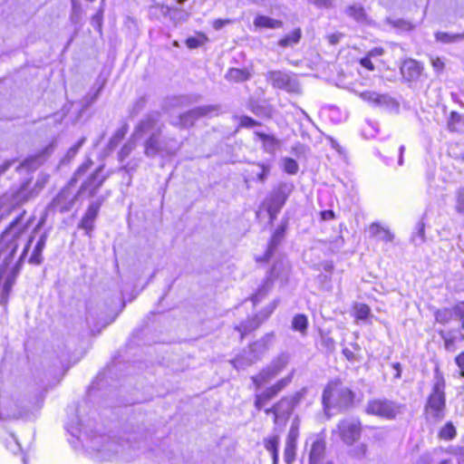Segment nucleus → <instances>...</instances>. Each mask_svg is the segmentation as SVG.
<instances>
[{"label":"nucleus","mask_w":464,"mask_h":464,"mask_svg":"<svg viewBox=\"0 0 464 464\" xmlns=\"http://www.w3.org/2000/svg\"><path fill=\"white\" fill-rule=\"evenodd\" d=\"M337 429L342 440L353 445L361 437L362 423L357 418H347L339 422Z\"/></svg>","instance_id":"obj_13"},{"label":"nucleus","mask_w":464,"mask_h":464,"mask_svg":"<svg viewBox=\"0 0 464 464\" xmlns=\"http://www.w3.org/2000/svg\"><path fill=\"white\" fill-rule=\"evenodd\" d=\"M430 63H431L434 70L437 72H440L443 71L445 64H444V62L440 58H439V57H436V58L431 57L430 58Z\"/></svg>","instance_id":"obj_54"},{"label":"nucleus","mask_w":464,"mask_h":464,"mask_svg":"<svg viewBox=\"0 0 464 464\" xmlns=\"http://www.w3.org/2000/svg\"><path fill=\"white\" fill-rule=\"evenodd\" d=\"M219 109V105H203L195 107L179 114L177 119L170 121V124L180 129H188L192 127L198 120L215 113L217 114Z\"/></svg>","instance_id":"obj_9"},{"label":"nucleus","mask_w":464,"mask_h":464,"mask_svg":"<svg viewBox=\"0 0 464 464\" xmlns=\"http://www.w3.org/2000/svg\"><path fill=\"white\" fill-rule=\"evenodd\" d=\"M145 105H146V99L144 97L139 98L133 105L131 113L134 115H137L144 109Z\"/></svg>","instance_id":"obj_53"},{"label":"nucleus","mask_w":464,"mask_h":464,"mask_svg":"<svg viewBox=\"0 0 464 464\" xmlns=\"http://www.w3.org/2000/svg\"><path fill=\"white\" fill-rule=\"evenodd\" d=\"M378 237L380 239L385 242H391L393 239V235L385 228L382 229V233Z\"/></svg>","instance_id":"obj_62"},{"label":"nucleus","mask_w":464,"mask_h":464,"mask_svg":"<svg viewBox=\"0 0 464 464\" xmlns=\"http://www.w3.org/2000/svg\"><path fill=\"white\" fill-rule=\"evenodd\" d=\"M298 438V431L295 429H290L285 440V442H292L294 444H296V440Z\"/></svg>","instance_id":"obj_60"},{"label":"nucleus","mask_w":464,"mask_h":464,"mask_svg":"<svg viewBox=\"0 0 464 464\" xmlns=\"http://www.w3.org/2000/svg\"><path fill=\"white\" fill-rule=\"evenodd\" d=\"M291 382V377H285L278 381L273 386H271L272 390L277 394L281 392L288 383Z\"/></svg>","instance_id":"obj_52"},{"label":"nucleus","mask_w":464,"mask_h":464,"mask_svg":"<svg viewBox=\"0 0 464 464\" xmlns=\"http://www.w3.org/2000/svg\"><path fill=\"white\" fill-rule=\"evenodd\" d=\"M360 97L376 107L389 111H397L399 108V103L388 94H380L372 91H365L360 93Z\"/></svg>","instance_id":"obj_15"},{"label":"nucleus","mask_w":464,"mask_h":464,"mask_svg":"<svg viewBox=\"0 0 464 464\" xmlns=\"http://www.w3.org/2000/svg\"><path fill=\"white\" fill-rule=\"evenodd\" d=\"M295 400L293 398H283L275 404L276 420L275 424L285 422L295 407Z\"/></svg>","instance_id":"obj_19"},{"label":"nucleus","mask_w":464,"mask_h":464,"mask_svg":"<svg viewBox=\"0 0 464 464\" xmlns=\"http://www.w3.org/2000/svg\"><path fill=\"white\" fill-rule=\"evenodd\" d=\"M433 459L430 453L421 455L414 464H431Z\"/></svg>","instance_id":"obj_58"},{"label":"nucleus","mask_w":464,"mask_h":464,"mask_svg":"<svg viewBox=\"0 0 464 464\" xmlns=\"http://www.w3.org/2000/svg\"><path fill=\"white\" fill-rule=\"evenodd\" d=\"M334 218H335V213L333 210L321 211V220H330Z\"/></svg>","instance_id":"obj_63"},{"label":"nucleus","mask_w":464,"mask_h":464,"mask_svg":"<svg viewBox=\"0 0 464 464\" xmlns=\"http://www.w3.org/2000/svg\"><path fill=\"white\" fill-rule=\"evenodd\" d=\"M447 128L451 132L464 131V118L456 111H451L448 119Z\"/></svg>","instance_id":"obj_28"},{"label":"nucleus","mask_w":464,"mask_h":464,"mask_svg":"<svg viewBox=\"0 0 464 464\" xmlns=\"http://www.w3.org/2000/svg\"><path fill=\"white\" fill-rule=\"evenodd\" d=\"M93 166V161L87 158L82 165L75 170L73 176L71 178L68 185L65 186L57 196L52 200L48 206L50 211H58L64 213L69 211L75 203L76 198L80 195L73 190V187Z\"/></svg>","instance_id":"obj_3"},{"label":"nucleus","mask_w":464,"mask_h":464,"mask_svg":"<svg viewBox=\"0 0 464 464\" xmlns=\"http://www.w3.org/2000/svg\"><path fill=\"white\" fill-rule=\"evenodd\" d=\"M280 442V437L278 434H273L264 439L265 449L271 453L273 464H277L278 456V446Z\"/></svg>","instance_id":"obj_23"},{"label":"nucleus","mask_w":464,"mask_h":464,"mask_svg":"<svg viewBox=\"0 0 464 464\" xmlns=\"http://www.w3.org/2000/svg\"><path fill=\"white\" fill-rule=\"evenodd\" d=\"M37 193L38 191L34 190L29 191V183L26 182L24 185H22L20 189L16 192L14 196V200L18 203L25 202Z\"/></svg>","instance_id":"obj_37"},{"label":"nucleus","mask_w":464,"mask_h":464,"mask_svg":"<svg viewBox=\"0 0 464 464\" xmlns=\"http://www.w3.org/2000/svg\"><path fill=\"white\" fill-rule=\"evenodd\" d=\"M296 444L285 442L284 450V459L286 464H292L295 459Z\"/></svg>","instance_id":"obj_45"},{"label":"nucleus","mask_w":464,"mask_h":464,"mask_svg":"<svg viewBox=\"0 0 464 464\" xmlns=\"http://www.w3.org/2000/svg\"><path fill=\"white\" fill-rule=\"evenodd\" d=\"M110 175L111 171L105 172L103 165L97 167L82 183L78 193L87 195L88 198L93 197Z\"/></svg>","instance_id":"obj_11"},{"label":"nucleus","mask_w":464,"mask_h":464,"mask_svg":"<svg viewBox=\"0 0 464 464\" xmlns=\"http://www.w3.org/2000/svg\"><path fill=\"white\" fill-rule=\"evenodd\" d=\"M330 249L332 252L338 251L343 245V239L341 236H337L334 241L330 242Z\"/></svg>","instance_id":"obj_55"},{"label":"nucleus","mask_w":464,"mask_h":464,"mask_svg":"<svg viewBox=\"0 0 464 464\" xmlns=\"http://www.w3.org/2000/svg\"><path fill=\"white\" fill-rule=\"evenodd\" d=\"M309 440H312V444L309 451L308 464H319V437L314 436Z\"/></svg>","instance_id":"obj_38"},{"label":"nucleus","mask_w":464,"mask_h":464,"mask_svg":"<svg viewBox=\"0 0 464 464\" xmlns=\"http://www.w3.org/2000/svg\"><path fill=\"white\" fill-rule=\"evenodd\" d=\"M424 228H425L424 223L422 221H420L416 227L417 232L415 234H413V236L411 237V241L415 245H420L424 242V240H425Z\"/></svg>","instance_id":"obj_47"},{"label":"nucleus","mask_w":464,"mask_h":464,"mask_svg":"<svg viewBox=\"0 0 464 464\" xmlns=\"http://www.w3.org/2000/svg\"><path fill=\"white\" fill-rule=\"evenodd\" d=\"M23 217H17L0 237V256L4 265L0 267V304L5 305L20 272L21 264L27 255L32 238H25L26 225Z\"/></svg>","instance_id":"obj_1"},{"label":"nucleus","mask_w":464,"mask_h":464,"mask_svg":"<svg viewBox=\"0 0 464 464\" xmlns=\"http://www.w3.org/2000/svg\"><path fill=\"white\" fill-rule=\"evenodd\" d=\"M283 169L286 173H288L290 175H295L298 172L299 166L295 160H293L291 158H284L283 159Z\"/></svg>","instance_id":"obj_46"},{"label":"nucleus","mask_w":464,"mask_h":464,"mask_svg":"<svg viewBox=\"0 0 464 464\" xmlns=\"http://www.w3.org/2000/svg\"><path fill=\"white\" fill-rule=\"evenodd\" d=\"M235 119L239 121L238 128L252 129L261 125L259 121L246 115L236 116Z\"/></svg>","instance_id":"obj_44"},{"label":"nucleus","mask_w":464,"mask_h":464,"mask_svg":"<svg viewBox=\"0 0 464 464\" xmlns=\"http://www.w3.org/2000/svg\"><path fill=\"white\" fill-rule=\"evenodd\" d=\"M302 38L301 29H295L289 34H286L282 39H280L277 43L278 46L282 48L293 47L297 44Z\"/></svg>","instance_id":"obj_31"},{"label":"nucleus","mask_w":464,"mask_h":464,"mask_svg":"<svg viewBox=\"0 0 464 464\" xmlns=\"http://www.w3.org/2000/svg\"><path fill=\"white\" fill-rule=\"evenodd\" d=\"M326 145L333 150V157L336 161L345 160L346 155L343 147L332 137L325 136Z\"/></svg>","instance_id":"obj_33"},{"label":"nucleus","mask_w":464,"mask_h":464,"mask_svg":"<svg viewBox=\"0 0 464 464\" xmlns=\"http://www.w3.org/2000/svg\"><path fill=\"white\" fill-rule=\"evenodd\" d=\"M276 392L272 390L271 387L266 389L263 392H256L255 396V407L257 410H261L264 408L267 402L276 397Z\"/></svg>","instance_id":"obj_32"},{"label":"nucleus","mask_w":464,"mask_h":464,"mask_svg":"<svg viewBox=\"0 0 464 464\" xmlns=\"http://www.w3.org/2000/svg\"><path fill=\"white\" fill-rule=\"evenodd\" d=\"M136 138H130V140L126 142L119 151L118 157L120 161H123L126 158L130 156L132 150L136 148V143L134 141Z\"/></svg>","instance_id":"obj_41"},{"label":"nucleus","mask_w":464,"mask_h":464,"mask_svg":"<svg viewBox=\"0 0 464 464\" xmlns=\"http://www.w3.org/2000/svg\"><path fill=\"white\" fill-rule=\"evenodd\" d=\"M292 327L295 331L304 334L307 327V318L303 314H297L293 318Z\"/></svg>","instance_id":"obj_43"},{"label":"nucleus","mask_w":464,"mask_h":464,"mask_svg":"<svg viewBox=\"0 0 464 464\" xmlns=\"http://www.w3.org/2000/svg\"><path fill=\"white\" fill-rule=\"evenodd\" d=\"M279 304V299H275L267 304L263 311L252 318L247 319L246 322L237 326V330L240 333L241 338L251 331L256 329L263 322H265L270 314L275 311Z\"/></svg>","instance_id":"obj_14"},{"label":"nucleus","mask_w":464,"mask_h":464,"mask_svg":"<svg viewBox=\"0 0 464 464\" xmlns=\"http://www.w3.org/2000/svg\"><path fill=\"white\" fill-rule=\"evenodd\" d=\"M367 452V445L364 444V443H362L360 445H358L354 450H353V453L354 455L357 457V458H362L365 456Z\"/></svg>","instance_id":"obj_57"},{"label":"nucleus","mask_w":464,"mask_h":464,"mask_svg":"<svg viewBox=\"0 0 464 464\" xmlns=\"http://www.w3.org/2000/svg\"><path fill=\"white\" fill-rule=\"evenodd\" d=\"M186 44L189 49H194L201 44V42L196 37H188L186 40Z\"/></svg>","instance_id":"obj_61"},{"label":"nucleus","mask_w":464,"mask_h":464,"mask_svg":"<svg viewBox=\"0 0 464 464\" xmlns=\"http://www.w3.org/2000/svg\"><path fill=\"white\" fill-rule=\"evenodd\" d=\"M285 235V227L284 226L278 227L275 233L272 236V238L270 240L268 248L266 252V259L268 260L274 254L275 250L276 249L277 246L280 244L281 240L283 239Z\"/></svg>","instance_id":"obj_29"},{"label":"nucleus","mask_w":464,"mask_h":464,"mask_svg":"<svg viewBox=\"0 0 464 464\" xmlns=\"http://www.w3.org/2000/svg\"><path fill=\"white\" fill-rule=\"evenodd\" d=\"M455 361L457 365L462 370V376H464V352L458 355Z\"/></svg>","instance_id":"obj_64"},{"label":"nucleus","mask_w":464,"mask_h":464,"mask_svg":"<svg viewBox=\"0 0 464 464\" xmlns=\"http://www.w3.org/2000/svg\"><path fill=\"white\" fill-rule=\"evenodd\" d=\"M438 464H464V448L451 447Z\"/></svg>","instance_id":"obj_21"},{"label":"nucleus","mask_w":464,"mask_h":464,"mask_svg":"<svg viewBox=\"0 0 464 464\" xmlns=\"http://www.w3.org/2000/svg\"><path fill=\"white\" fill-rule=\"evenodd\" d=\"M422 70V65L413 59L405 60L401 66V75L407 82L418 81Z\"/></svg>","instance_id":"obj_18"},{"label":"nucleus","mask_w":464,"mask_h":464,"mask_svg":"<svg viewBox=\"0 0 464 464\" xmlns=\"http://www.w3.org/2000/svg\"><path fill=\"white\" fill-rule=\"evenodd\" d=\"M164 127L159 111L147 113L136 125L132 138L144 139V154L148 158H155L161 153L175 154L179 149V144L175 139H161Z\"/></svg>","instance_id":"obj_2"},{"label":"nucleus","mask_w":464,"mask_h":464,"mask_svg":"<svg viewBox=\"0 0 464 464\" xmlns=\"http://www.w3.org/2000/svg\"><path fill=\"white\" fill-rule=\"evenodd\" d=\"M274 339V334L270 333L264 335L258 341L251 343L247 350H245L240 355L232 361L234 367L237 369H244L252 365L268 351Z\"/></svg>","instance_id":"obj_6"},{"label":"nucleus","mask_w":464,"mask_h":464,"mask_svg":"<svg viewBox=\"0 0 464 464\" xmlns=\"http://www.w3.org/2000/svg\"><path fill=\"white\" fill-rule=\"evenodd\" d=\"M359 350L360 349L358 346H353V349L346 347V348L343 349V354L345 356V358L349 362H355L360 360L359 355H358Z\"/></svg>","instance_id":"obj_48"},{"label":"nucleus","mask_w":464,"mask_h":464,"mask_svg":"<svg viewBox=\"0 0 464 464\" xmlns=\"http://www.w3.org/2000/svg\"><path fill=\"white\" fill-rule=\"evenodd\" d=\"M404 410V405L388 399H372L367 401L365 412L382 419L392 420Z\"/></svg>","instance_id":"obj_7"},{"label":"nucleus","mask_w":464,"mask_h":464,"mask_svg":"<svg viewBox=\"0 0 464 464\" xmlns=\"http://www.w3.org/2000/svg\"><path fill=\"white\" fill-rule=\"evenodd\" d=\"M104 441L102 446H97L93 441L92 449L100 454L102 460H111L116 453L119 451V445L111 440L107 438L102 439Z\"/></svg>","instance_id":"obj_20"},{"label":"nucleus","mask_w":464,"mask_h":464,"mask_svg":"<svg viewBox=\"0 0 464 464\" xmlns=\"http://www.w3.org/2000/svg\"><path fill=\"white\" fill-rule=\"evenodd\" d=\"M250 74L247 71L238 68H231L226 74V78L234 82H244L248 80Z\"/></svg>","instance_id":"obj_36"},{"label":"nucleus","mask_w":464,"mask_h":464,"mask_svg":"<svg viewBox=\"0 0 464 464\" xmlns=\"http://www.w3.org/2000/svg\"><path fill=\"white\" fill-rule=\"evenodd\" d=\"M353 392L343 386L341 382L337 381L330 382L323 394V404L327 418L330 417L331 407L347 408L353 402Z\"/></svg>","instance_id":"obj_4"},{"label":"nucleus","mask_w":464,"mask_h":464,"mask_svg":"<svg viewBox=\"0 0 464 464\" xmlns=\"http://www.w3.org/2000/svg\"><path fill=\"white\" fill-rule=\"evenodd\" d=\"M254 25L260 28L276 29L283 25L282 21L273 19L266 15H257L254 20Z\"/></svg>","instance_id":"obj_30"},{"label":"nucleus","mask_w":464,"mask_h":464,"mask_svg":"<svg viewBox=\"0 0 464 464\" xmlns=\"http://www.w3.org/2000/svg\"><path fill=\"white\" fill-rule=\"evenodd\" d=\"M47 237L48 236L46 232L41 235L40 238L34 246L32 255L29 257L30 264L40 265L43 262L42 253L45 246Z\"/></svg>","instance_id":"obj_25"},{"label":"nucleus","mask_w":464,"mask_h":464,"mask_svg":"<svg viewBox=\"0 0 464 464\" xmlns=\"http://www.w3.org/2000/svg\"><path fill=\"white\" fill-rule=\"evenodd\" d=\"M435 321L441 324H449L454 317L459 318L464 330V302H459L451 309H437L434 313Z\"/></svg>","instance_id":"obj_16"},{"label":"nucleus","mask_w":464,"mask_h":464,"mask_svg":"<svg viewBox=\"0 0 464 464\" xmlns=\"http://www.w3.org/2000/svg\"><path fill=\"white\" fill-rule=\"evenodd\" d=\"M456 211L464 216V188H459L456 193Z\"/></svg>","instance_id":"obj_50"},{"label":"nucleus","mask_w":464,"mask_h":464,"mask_svg":"<svg viewBox=\"0 0 464 464\" xmlns=\"http://www.w3.org/2000/svg\"><path fill=\"white\" fill-rule=\"evenodd\" d=\"M436 40L443 44L457 43L464 40V32L462 34H450L439 32L435 34Z\"/></svg>","instance_id":"obj_35"},{"label":"nucleus","mask_w":464,"mask_h":464,"mask_svg":"<svg viewBox=\"0 0 464 464\" xmlns=\"http://www.w3.org/2000/svg\"><path fill=\"white\" fill-rule=\"evenodd\" d=\"M85 140H86V138L83 137L80 140H78L76 144L72 146L68 150V151H67L66 155L64 156V158L63 159L62 162L69 163L76 156V154L78 153L79 150L82 148V146L83 145Z\"/></svg>","instance_id":"obj_42"},{"label":"nucleus","mask_w":464,"mask_h":464,"mask_svg":"<svg viewBox=\"0 0 464 464\" xmlns=\"http://www.w3.org/2000/svg\"><path fill=\"white\" fill-rule=\"evenodd\" d=\"M21 416H22V414L20 412L9 413V412H5V411H0V420H16V419H19Z\"/></svg>","instance_id":"obj_56"},{"label":"nucleus","mask_w":464,"mask_h":464,"mask_svg":"<svg viewBox=\"0 0 464 464\" xmlns=\"http://www.w3.org/2000/svg\"><path fill=\"white\" fill-rule=\"evenodd\" d=\"M293 188L292 183L282 182L267 195L263 204L271 220L276 218Z\"/></svg>","instance_id":"obj_8"},{"label":"nucleus","mask_w":464,"mask_h":464,"mask_svg":"<svg viewBox=\"0 0 464 464\" xmlns=\"http://www.w3.org/2000/svg\"><path fill=\"white\" fill-rule=\"evenodd\" d=\"M355 316L358 319L364 320L370 314V307L364 304H360L355 306Z\"/></svg>","instance_id":"obj_51"},{"label":"nucleus","mask_w":464,"mask_h":464,"mask_svg":"<svg viewBox=\"0 0 464 464\" xmlns=\"http://www.w3.org/2000/svg\"><path fill=\"white\" fill-rule=\"evenodd\" d=\"M371 56H366V57H363L360 60V63L362 67L368 69L369 71H373L374 70V65L373 63H372L371 59H370Z\"/></svg>","instance_id":"obj_59"},{"label":"nucleus","mask_w":464,"mask_h":464,"mask_svg":"<svg viewBox=\"0 0 464 464\" xmlns=\"http://www.w3.org/2000/svg\"><path fill=\"white\" fill-rule=\"evenodd\" d=\"M445 381L442 376L437 375L425 405V412L428 418L433 420H440L445 417L446 398H445Z\"/></svg>","instance_id":"obj_5"},{"label":"nucleus","mask_w":464,"mask_h":464,"mask_svg":"<svg viewBox=\"0 0 464 464\" xmlns=\"http://www.w3.org/2000/svg\"><path fill=\"white\" fill-rule=\"evenodd\" d=\"M272 288V282L270 279H266L265 284L258 289V291L253 295L252 301L254 304L259 303L264 297H266Z\"/></svg>","instance_id":"obj_40"},{"label":"nucleus","mask_w":464,"mask_h":464,"mask_svg":"<svg viewBox=\"0 0 464 464\" xmlns=\"http://www.w3.org/2000/svg\"><path fill=\"white\" fill-rule=\"evenodd\" d=\"M345 14L357 23L368 24L371 23L364 8L359 5H353L346 8Z\"/></svg>","instance_id":"obj_22"},{"label":"nucleus","mask_w":464,"mask_h":464,"mask_svg":"<svg viewBox=\"0 0 464 464\" xmlns=\"http://www.w3.org/2000/svg\"><path fill=\"white\" fill-rule=\"evenodd\" d=\"M201 99V96L198 94H191V95H182L178 97H173L169 100L168 106L169 107H187L197 103Z\"/></svg>","instance_id":"obj_26"},{"label":"nucleus","mask_w":464,"mask_h":464,"mask_svg":"<svg viewBox=\"0 0 464 464\" xmlns=\"http://www.w3.org/2000/svg\"><path fill=\"white\" fill-rule=\"evenodd\" d=\"M266 79L275 88L285 90L288 92H299L297 80L286 72L269 71L266 74Z\"/></svg>","instance_id":"obj_12"},{"label":"nucleus","mask_w":464,"mask_h":464,"mask_svg":"<svg viewBox=\"0 0 464 464\" xmlns=\"http://www.w3.org/2000/svg\"><path fill=\"white\" fill-rule=\"evenodd\" d=\"M456 428L451 421H448L439 431V437L444 440H450L456 437Z\"/></svg>","instance_id":"obj_39"},{"label":"nucleus","mask_w":464,"mask_h":464,"mask_svg":"<svg viewBox=\"0 0 464 464\" xmlns=\"http://www.w3.org/2000/svg\"><path fill=\"white\" fill-rule=\"evenodd\" d=\"M161 12L164 15L169 16V18L175 23L186 21L189 14L186 10L174 6H162Z\"/></svg>","instance_id":"obj_27"},{"label":"nucleus","mask_w":464,"mask_h":464,"mask_svg":"<svg viewBox=\"0 0 464 464\" xmlns=\"http://www.w3.org/2000/svg\"><path fill=\"white\" fill-rule=\"evenodd\" d=\"M254 134L262 140L263 149L266 152L273 154L278 148L279 140L275 136L261 131H255Z\"/></svg>","instance_id":"obj_24"},{"label":"nucleus","mask_w":464,"mask_h":464,"mask_svg":"<svg viewBox=\"0 0 464 464\" xmlns=\"http://www.w3.org/2000/svg\"><path fill=\"white\" fill-rule=\"evenodd\" d=\"M257 170L255 172L260 182H265L270 172V167L264 163L256 164Z\"/></svg>","instance_id":"obj_49"},{"label":"nucleus","mask_w":464,"mask_h":464,"mask_svg":"<svg viewBox=\"0 0 464 464\" xmlns=\"http://www.w3.org/2000/svg\"><path fill=\"white\" fill-rule=\"evenodd\" d=\"M288 361V354L281 353L257 375L252 376L251 380L256 385V390L257 391L263 384L275 378L287 365Z\"/></svg>","instance_id":"obj_10"},{"label":"nucleus","mask_w":464,"mask_h":464,"mask_svg":"<svg viewBox=\"0 0 464 464\" xmlns=\"http://www.w3.org/2000/svg\"><path fill=\"white\" fill-rule=\"evenodd\" d=\"M104 200L103 197L99 198L97 200L92 201L88 207L83 218L81 220L79 227L90 234L94 228V220L96 219L100 208Z\"/></svg>","instance_id":"obj_17"},{"label":"nucleus","mask_w":464,"mask_h":464,"mask_svg":"<svg viewBox=\"0 0 464 464\" xmlns=\"http://www.w3.org/2000/svg\"><path fill=\"white\" fill-rule=\"evenodd\" d=\"M128 131V125L125 123L120 129H118L112 137L110 139L107 144V150L112 151L117 148L120 142L123 140L124 136Z\"/></svg>","instance_id":"obj_34"}]
</instances>
